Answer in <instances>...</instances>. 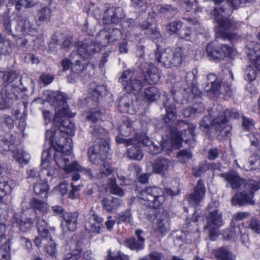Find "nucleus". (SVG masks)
<instances>
[{
  "instance_id": "f03ea898",
  "label": "nucleus",
  "mask_w": 260,
  "mask_h": 260,
  "mask_svg": "<svg viewBox=\"0 0 260 260\" xmlns=\"http://www.w3.org/2000/svg\"><path fill=\"white\" fill-rule=\"evenodd\" d=\"M52 135L51 131H47V138L50 139V142L56 149L54 159L59 168L63 169L67 172H78L83 173L89 178L101 179L106 178L113 172L112 164L105 161L100 166L99 172H94L90 169L81 166L78 161L74 160V155L72 154L73 144L72 138L63 137L62 141L66 144L63 145L59 142H54L50 137Z\"/></svg>"
},
{
  "instance_id": "393cba45",
  "label": "nucleus",
  "mask_w": 260,
  "mask_h": 260,
  "mask_svg": "<svg viewBox=\"0 0 260 260\" xmlns=\"http://www.w3.org/2000/svg\"><path fill=\"white\" fill-rule=\"evenodd\" d=\"M90 214V217L85 222L86 231L90 233L101 234L105 229L103 218L95 214L92 210Z\"/></svg>"
},
{
  "instance_id": "a211bd4d",
  "label": "nucleus",
  "mask_w": 260,
  "mask_h": 260,
  "mask_svg": "<svg viewBox=\"0 0 260 260\" xmlns=\"http://www.w3.org/2000/svg\"><path fill=\"white\" fill-rule=\"evenodd\" d=\"M21 88L13 87V85H5L1 90L2 99H0V110L10 108L14 101L22 98L24 95L17 93Z\"/></svg>"
},
{
  "instance_id": "9d476101",
  "label": "nucleus",
  "mask_w": 260,
  "mask_h": 260,
  "mask_svg": "<svg viewBox=\"0 0 260 260\" xmlns=\"http://www.w3.org/2000/svg\"><path fill=\"white\" fill-rule=\"evenodd\" d=\"M151 10V12H149L148 13L149 18L140 24V28L147 38L156 43L158 40L161 39V35L156 25L153 26L155 22L154 19L157 16L155 11L158 10L159 13L167 17H170L174 15L173 12L175 11V9L171 5H159L153 6Z\"/></svg>"
},
{
  "instance_id": "dca6fc26",
  "label": "nucleus",
  "mask_w": 260,
  "mask_h": 260,
  "mask_svg": "<svg viewBox=\"0 0 260 260\" xmlns=\"http://www.w3.org/2000/svg\"><path fill=\"white\" fill-rule=\"evenodd\" d=\"M245 190L235 194L232 199L234 205H243L245 203L254 204L253 200L255 192L260 189V179L257 181L250 180L244 184Z\"/></svg>"
},
{
  "instance_id": "864d4df0",
  "label": "nucleus",
  "mask_w": 260,
  "mask_h": 260,
  "mask_svg": "<svg viewBox=\"0 0 260 260\" xmlns=\"http://www.w3.org/2000/svg\"><path fill=\"white\" fill-rule=\"evenodd\" d=\"M107 260H129V259L127 255L121 251L112 252L109 250Z\"/></svg>"
},
{
  "instance_id": "338daca9",
  "label": "nucleus",
  "mask_w": 260,
  "mask_h": 260,
  "mask_svg": "<svg viewBox=\"0 0 260 260\" xmlns=\"http://www.w3.org/2000/svg\"><path fill=\"white\" fill-rule=\"evenodd\" d=\"M71 186L72 188L69 193V197L71 199H74L76 198L77 192L81 189L83 185H75L74 183H72Z\"/></svg>"
},
{
  "instance_id": "bb28decb",
  "label": "nucleus",
  "mask_w": 260,
  "mask_h": 260,
  "mask_svg": "<svg viewBox=\"0 0 260 260\" xmlns=\"http://www.w3.org/2000/svg\"><path fill=\"white\" fill-rule=\"evenodd\" d=\"M246 54L255 68L260 71V43L251 41L246 45Z\"/></svg>"
},
{
  "instance_id": "4c0bfd02",
  "label": "nucleus",
  "mask_w": 260,
  "mask_h": 260,
  "mask_svg": "<svg viewBox=\"0 0 260 260\" xmlns=\"http://www.w3.org/2000/svg\"><path fill=\"white\" fill-rule=\"evenodd\" d=\"M14 159L21 165H26L29 162L30 156L29 153L21 148H12L10 150Z\"/></svg>"
},
{
  "instance_id": "e433bc0d",
  "label": "nucleus",
  "mask_w": 260,
  "mask_h": 260,
  "mask_svg": "<svg viewBox=\"0 0 260 260\" xmlns=\"http://www.w3.org/2000/svg\"><path fill=\"white\" fill-rule=\"evenodd\" d=\"M121 200L111 196L104 198L102 201L103 208L109 212L117 210L121 205Z\"/></svg>"
},
{
  "instance_id": "2f4dec72",
  "label": "nucleus",
  "mask_w": 260,
  "mask_h": 260,
  "mask_svg": "<svg viewBox=\"0 0 260 260\" xmlns=\"http://www.w3.org/2000/svg\"><path fill=\"white\" fill-rule=\"evenodd\" d=\"M220 176L224 178L234 189L238 188L243 184V180L238 173L234 170H231L228 173H221Z\"/></svg>"
},
{
  "instance_id": "37998d69",
  "label": "nucleus",
  "mask_w": 260,
  "mask_h": 260,
  "mask_svg": "<svg viewBox=\"0 0 260 260\" xmlns=\"http://www.w3.org/2000/svg\"><path fill=\"white\" fill-rule=\"evenodd\" d=\"M116 220L118 224L122 223H130L133 220L131 209H127L124 211L120 212L116 215Z\"/></svg>"
},
{
  "instance_id": "ddd939ff",
  "label": "nucleus",
  "mask_w": 260,
  "mask_h": 260,
  "mask_svg": "<svg viewBox=\"0 0 260 260\" xmlns=\"http://www.w3.org/2000/svg\"><path fill=\"white\" fill-rule=\"evenodd\" d=\"M100 51L99 46L93 44V42L90 39L84 40L80 45L78 53L73 52L72 55L77 54L78 56L82 58L81 60H77L75 63L72 64L71 70L74 73L79 74L87 68V64H90V59L93 54ZM92 68H94V63H91Z\"/></svg>"
},
{
  "instance_id": "412c9836",
  "label": "nucleus",
  "mask_w": 260,
  "mask_h": 260,
  "mask_svg": "<svg viewBox=\"0 0 260 260\" xmlns=\"http://www.w3.org/2000/svg\"><path fill=\"white\" fill-rule=\"evenodd\" d=\"M31 210H22L19 214L15 215L14 221L22 232H27L33 226L35 219L30 215Z\"/></svg>"
},
{
  "instance_id": "c9c22d12",
  "label": "nucleus",
  "mask_w": 260,
  "mask_h": 260,
  "mask_svg": "<svg viewBox=\"0 0 260 260\" xmlns=\"http://www.w3.org/2000/svg\"><path fill=\"white\" fill-rule=\"evenodd\" d=\"M153 228L154 233L164 237L170 230L169 221L166 218L158 219L153 224Z\"/></svg>"
},
{
  "instance_id": "4d7b16f0",
  "label": "nucleus",
  "mask_w": 260,
  "mask_h": 260,
  "mask_svg": "<svg viewBox=\"0 0 260 260\" xmlns=\"http://www.w3.org/2000/svg\"><path fill=\"white\" fill-rule=\"evenodd\" d=\"M251 142V146L258 150L260 148V134L257 132H252L248 135Z\"/></svg>"
},
{
  "instance_id": "3c124183",
  "label": "nucleus",
  "mask_w": 260,
  "mask_h": 260,
  "mask_svg": "<svg viewBox=\"0 0 260 260\" xmlns=\"http://www.w3.org/2000/svg\"><path fill=\"white\" fill-rule=\"evenodd\" d=\"M86 118L93 123H95L102 119V113L98 108L91 109L87 112Z\"/></svg>"
},
{
  "instance_id": "ea45409f",
  "label": "nucleus",
  "mask_w": 260,
  "mask_h": 260,
  "mask_svg": "<svg viewBox=\"0 0 260 260\" xmlns=\"http://www.w3.org/2000/svg\"><path fill=\"white\" fill-rule=\"evenodd\" d=\"M138 141H134L132 146L127 150V156L132 159L140 160L143 157V153Z\"/></svg>"
},
{
  "instance_id": "69168bd1",
  "label": "nucleus",
  "mask_w": 260,
  "mask_h": 260,
  "mask_svg": "<svg viewBox=\"0 0 260 260\" xmlns=\"http://www.w3.org/2000/svg\"><path fill=\"white\" fill-rule=\"evenodd\" d=\"M201 218V216L197 213V212L195 210L193 214V216L189 221L188 228H189V226L191 223H194L197 226L194 228V229L192 230V232L191 233L197 232L198 233L199 232V229L197 225V222L200 220V219Z\"/></svg>"
},
{
  "instance_id": "f8f14e48",
  "label": "nucleus",
  "mask_w": 260,
  "mask_h": 260,
  "mask_svg": "<svg viewBox=\"0 0 260 260\" xmlns=\"http://www.w3.org/2000/svg\"><path fill=\"white\" fill-rule=\"evenodd\" d=\"M29 206L30 208L27 210H31L32 212H30L29 215L37 220V228L39 235L44 239H49L51 235L48 223L43 218L38 217L48 213L49 211L48 204L45 201L34 198L30 200Z\"/></svg>"
},
{
  "instance_id": "58836bf2",
  "label": "nucleus",
  "mask_w": 260,
  "mask_h": 260,
  "mask_svg": "<svg viewBox=\"0 0 260 260\" xmlns=\"http://www.w3.org/2000/svg\"><path fill=\"white\" fill-rule=\"evenodd\" d=\"M32 184H34V191L35 194L42 198L48 197L49 186L45 179H42V181H37Z\"/></svg>"
},
{
  "instance_id": "c756f323",
  "label": "nucleus",
  "mask_w": 260,
  "mask_h": 260,
  "mask_svg": "<svg viewBox=\"0 0 260 260\" xmlns=\"http://www.w3.org/2000/svg\"><path fill=\"white\" fill-rule=\"evenodd\" d=\"M78 217L79 213L77 212H66L60 225L62 230L64 232L75 231L77 228Z\"/></svg>"
},
{
  "instance_id": "774afa93",
  "label": "nucleus",
  "mask_w": 260,
  "mask_h": 260,
  "mask_svg": "<svg viewBox=\"0 0 260 260\" xmlns=\"http://www.w3.org/2000/svg\"><path fill=\"white\" fill-rule=\"evenodd\" d=\"M21 244L23 246L28 252H30L32 250V243L31 241L23 236L20 237Z\"/></svg>"
},
{
  "instance_id": "09e8293b",
  "label": "nucleus",
  "mask_w": 260,
  "mask_h": 260,
  "mask_svg": "<svg viewBox=\"0 0 260 260\" xmlns=\"http://www.w3.org/2000/svg\"><path fill=\"white\" fill-rule=\"evenodd\" d=\"M183 23L180 21H174L167 24L166 28L171 34H175L178 36L183 27Z\"/></svg>"
},
{
  "instance_id": "c03bdc74",
  "label": "nucleus",
  "mask_w": 260,
  "mask_h": 260,
  "mask_svg": "<svg viewBox=\"0 0 260 260\" xmlns=\"http://www.w3.org/2000/svg\"><path fill=\"white\" fill-rule=\"evenodd\" d=\"M107 187L109 188L110 192L112 194L120 197L124 196V192L123 189L117 185L116 179L114 177L110 179L109 182L107 183Z\"/></svg>"
},
{
  "instance_id": "473e14b6",
  "label": "nucleus",
  "mask_w": 260,
  "mask_h": 260,
  "mask_svg": "<svg viewBox=\"0 0 260 260\" xmlns=\"http://www.w3.org/2000/svg\"><path fill=\"white\" fill-rule=\"evenodd\" d=\"M16 186V183L13 179L7 177H0V200L3 197L10 194Z\"/></svg>"
},
{
  "instance_id": "f257e3e1",
  "label": "nucleus",
  "mask_w": 260,
  "mask_h": 260,
  "mask_svg": "<svg viewBox=\"0 0 260 260\" xmlns=\"http://www.w3.org/2000/svg\"><path fill=\"white\" fill-rule=\"evenodd\" d=\"M68 99V95L66 93L59 91H51L48 94L49 102H51L57 109L52 122L58 128L48 129L46 132L45 140L48 142L51 148L45 150L42 152L40 170H41L43 177L45 175L49 177H55L57 172L56 169L50 166L51 151L54 150V155L56 149L50 142V139L47 138V131H51L52 133L50 138L53 141L59 142L63 145L66 144V142L63 143L62 141L63 137L71 138V137L75 134V125L71 121L70 118L74 117L76 113L70 111L67 104ZM53 158L55 160L54 157ZM56 164L57 165V164Z\"/></svg>"
},
{
  "instance_id": "0eeeda50",
  "label": "nucleus",
  "mask_w": 260,
  "mask_h": 260,
  "mask_svg": "<svg viewBox=\"0 0 260 260\" xmlns=\"http://www.w3.org/2000/svg\"><path fill=\"white\" fill-rule=\"evenodd\" d=\"M90 133L94 137H98L92 146L88 150V156L91 162L98 164L108 157L110 146L105 138L108 136V131L99 125L93 124L91 126Z\"/></svg>"
},
{
  "instance_id": "5fc2aeb1",
  "label": "nucleus",
  "mask_w": 260,
  "mask_h": 260,
  "mask_svg": "<svg viewBox=\"0 0 260 260\" xmlns=\"http://www.w3.org/2000/svg\"><path fill=\"white\" fill-rule=\"evenodd\" d=\"M106 92V87L104 85H99L96 86L93 90L92 96L93 101H98L103 96Z\"/></svg>"
},
{
  "instance_id": "a878e982",
  "label": "nucleus",
  "mask_w": 260,
  "mask_h": 260,
  "mask_svg": "<svg viewBox=\"0 0 260 260\" xmlns=\"http://www.w3.org/2000/svg\"><path fill=\"white\" fill-rule=\"evenodd\" d=\"M0 83L6 81L7 84L6 85H13V87H19L21 88L18 94L24 95L25 92L27 90L25 87H22L21 83V79H19V74L17 71H11L6 74L3 72H0Z\"/></svg>"
},
{
  "instance_id": "1a4fd4ad",
  "label": "nucleus",
  "mask_w": 260,
  "mask_h": 260,
  "mask_svg": "<svg viewBox=\"0 0 260 260\" xmlns=\"http://www.w3.org/2000/svg\"><path fill=\"white\" fill-rule=\"evenodd\" d=\"M240 114L235 110L226 109L218 113L216 117L212 118L211 116H204L200 123L201 129L209 135L211 127H213L216 131L222 132L226 129L225 134L228 136L231 129V126L228 123L229 119H238Z\"/></svg>"
},
{
  "instance_id": "de8ad7c7",
  "label": "nucleus",
  "mask_w": 260,
  "mask_h": 260,
  "mask_svg": "<svg viewBox=\"0 0 260 260\" xmlns=\"http://www.w3.org/2000/svg\"><path fill=\"white\" fill-rule=\"evenodd\" d=\"M11 241L7 240L0 247V260H10Z\"/></svg>"
},
{
  "instance_id": "680f3d73",
  "label": "nucleus",
  "mask_w": 260,
  "mask_h": 260,
  "mask_svg": "<svg viewBox=\"0 0 260 260\" xmlns=\"http://www.w3.org/2000/svg\"><path fill=\"white\" fill-rule=\"evenodd\" d=\"M242 126L245 130L249 131L254 128V121L252 118L242 117Z\"/></svg>"
},
{
  "instance_id": "b1692460",
  "label": "nucleus",
  "mask_w": 260,
  "mask_h": 260,
  "mask_svg": "<svg viewBox=\"0 0 260 260\" xmlns=\"http://www.w3.org/2000/svg\"><path fill=\"white\" fill-rule=\"evenodd\" d=\"M163 105L166 110V114L161 119L162 125H159L158 124L156 127L158 128L165 129L166 127H170L176 119L177 114L175 106L174 104H171L168 99L164 102Z\"/></svg>"
},
{
  "instance_id": "e2e57ef3",
  "label": "nucleus",
  "mask_w": 260,
  "mask_h": 260,
  "mask_svg": "<svg viewBox=\"0 0 260 260\" xmlns=\"http://www.w3.org/2000/svg\"><path fill=\"white\" fill-rule=\"evenodd\" d=\"M32 41L34 42V46L36 49L44 50L45 48L44 41L41 38L38 37L37 35L31 38Z\"/></svg>"
},
{
  "instance_id": "c85d7f7f",
  "label": "nucleus",
  "mask_w": 260,
  "mask_h": 260,
  "mask_svg": "<svg viewBox=\"0 0 260 260\" xmlns=\"http://www.w3.org/2000/svg\"><path fill=\"white\" fill-rule=\"evenodd\" d=\"M173 162L165 157H158L152 164V171L156 174L164 176L170 167H172Z\"/></svg>"
},
{
  "instance_id": "a19ab883",
  "label": "nucleus",
  "mask_w": 260,
  "mask_h": 260,
  "mask_svg": "<svg viewBox=\"0 0 260 260\" xmlns=\"http://www.w3.org/2000/svg\"><path fill=\"white\" fill-rule=\"evenodd\" d=\"M240 234L243 237L248 236L247 235L242 234V232L240 230L239 226H231V228L223 231L222 237L224 240L235 241Z\"/></svg>"
},
{
  "instance_id": "f3484780",
  "label": "nucleus",
  "mask_w": 260,
  "mask_h": 260,
  "mask_svg": "<svg viewBox=\"0 0 260 260\" xmlns=\"http://www.w3.org/2000/svg\"><path fill=\"white\" fill-rule=\"evenodd\" d=\"M206 50L209 59L216 62L226 57H232L235 55L234 49L232 46L218 44L217 40L209 43Z\"/></svg>"
},
{
  "instance_id": "39448f33",
  "label": "nucleus",
  "mask_w": 260,
  "mask_h": 260,
  "mask_svg": "<svg viewBox=\"0 0 260 260\" xmlns=\"http://www.w3.org/2000/svg\"><path fill=\"white\" fill-rule=\"evenodd\" d=\"M197 74L198 70L194 69L186 75L185 80L188 86L184 89L183 94L187 102L193 104V106L183 109V115L185 118L189 117L196 113H202L205 109L202 102L203 92L200 91L197 86Z\"/></svg>"
},
{
  "instance_id": "4468645a",
  "label": "nucleus",
  "mask_w": 260,
  "mask_h": 260,
  "mask_svg": "<svg viewBox=\"0 0 260 260\" xmlns=\"http://www.w3.org/2000/svg\"><path fill=\"white\" fill-rule=\"evenodd\" d=\"M184 58L182 47H176L173 49L168 47L160 51L159 46L157 45L155 60L165 68L178 67L182 63Z\"/></svg>"
},
{
  "instance_id": "7ed1b4c3",
  "label": "nucleus",
  "mask_w": 260,
  "mask_h": 260,
  "mask_svg": "<svg viewBox=\"0 0 260 260\" xmlns=\"http://www.w3.org/2000/svg\"><path fill=\"white\" fill-rule=\"evenodd\" d=\"M184 129L180 132L177 128H170V138L165 142H161L160 145H156L152 143V141L146 136L145 134H136L135 140L132 138L124 139L120 136H117L116 141L117 143L125 144L128 146L133 144L134 141L141 143L144 146H148V152L152 155H157L164 150L166 145H170L173 148L179 149L182 146V142L188 144L191 148H193L196 144L194 130L197 125L192 123H185L182 121Z\"/></svg>"
},
{
  "instance_id": "72a5a7b5",
  "label": "nucleus",
  "mask_w": 260,
  "mask_h": 260,
  "mask_svg": "<svg viewBox=\"0 0 260 260\" xmlns=\"http://www.w3.org/2000/svg\"><path fill=\"white\" fill-rule=\"evenodd\" d=\"M141 94L146 102L150 104L158 100L161 93L157 87L149 86L145 87Z\"/></svg>"
},
{
  "instance_id": "79ce46f5",
  "label": "nucleus",
  "mask_w": 260,
  "mask_h": 260,
  "mask_svg": "<svg viewBox=\"0 0 260 260\" xmlns=\"http://www.w3.org/2000/svg\"><path fill=\"white\" fill-rule=\"evenodd\" d=\"M217 260H234V255L227 247H221L213 250Z\"/></svg>"
},
{
  "instance_id": "aec40b11",
  "label": "nucleus",
  "mask_w": 260,
  "mask_h": 260,
  "mask_svg": "<svg viewBox=\"0 0 260 260\" xmlns=\"http://www.w3.org/2000/svg\"><path fill=\"white\" fill-rule=\"evenodd\" d=\"M207 211L206 224L204 226L205 229L212 226L219 228L223 224L222 213L217 207H214L212 204H210L207 207Z\"/></svg>"
},
{
  "instance_id": "4be33fe9",
  "label": "nucleus",
  "mask_w": 260,
  "mask_h": 260,
  "mask_svg": "<svg viewBox=\"0 0 260 260\" xmlns=\"http://www.w3.org/2000/svg\"><path fill=\"white\" fill-rule=\"evenodd\" d=\"M140 69L145 82L149 84H154L160 79L158 69L152 63H142Z\"/></svg>"
},
{
  "instance_id": "7c9ffc66",
  "label": "nucleus",
  "mask_w": 260,
  "mask_h": 260,
  "mask_svg": "<svg viewBox=\"0 0 260 260\" xmlns=\"http://www.w3.org/2000/svg\"><path fill=\"white\" fill-rule=\"evenodd\" d=\"M143 233V230H137L135 232V234L138 238V240L134 238L127 239L124 242L125 246L131 250L137 251L143 249L145 246V239L141 236Z\"/></svg>"
},
{
  "instance_id": "5701e85b",
  "label": "nucleus",
  "mask_w": 260,
  "mask_h": 260,
  "mask_svg": "<svg viewBox=\"0 0 260 260\" xmlns=\"http://www.w3.org/2000/svg\"><path fill=\"white\" fill-rule=\"evenodd\" d=\"M206 187L203 180L200 179L194 188L193 192L186 196V198L191 206L197 208L205 198Z\"/></svg>"
},
{
  "instance_id": "8fccbe9b",
  "label": "nucleus",
  "mask_w": 260,
  "mask_h": 260,
  "mask_svg": "<svg viewBox=\"0 0 260 260\" xmlns=\"http://www.w3.org/2000/svg\"><path fill=\"white\" fill-rule=\"evenodd\" d=\"M177 157L180 162L186 163L192 157V153L189 149H184L178 151Z\"/></svg>"
},
{
  "instance_id": "13d9d810",
  "label": "nucleus",
  "mask_w": 260,
  "mask_h": 260,
  "mask_svg": "<svg viewBox=\"0 0 260 260\" xmlns=\"http://www.w3.org/2000/svg\"><path fill=\"white\" fill-rule=\"evenodd\" d=\"M82 250L80 247H77L71 252L67 253L63 260H80L81 257Z\"/></svg>"
},
{
  "instance_id": "49530a36",
  "label": "nucleus",
  "mask_w": 260,
  "mask_h": 260,
  "mask_svg": "<svg viewBox=\"0 0 260 260\" xmlns=\"http://www.w3.org/2000/svg\"><path fill=\"white\" fill-rule=\"evenodd\" d=\"M194 28L183 24L178 37L186 41H191L192 37L195 35V32L193 30Z\"/></svg>"
},
{
  "instance_id": "20e7f679",
  "label": "nucleus",
  "mask_w": 260,
  "mask_h": 260,
  "mask_svg": "<svg viewBox=\"0 0 260 260\" xmlns=\"http://www.w3.org/2000/svg\"><path fill=\"white\" fill-rule=\"evenodd\" d=\"M119 81L123 88L128 93L124 94L118 100V107L121 113H126L131 115L139 112L143 113V107L139 106L136 93L139 92L144 86V83L136 78L134 70L128 69L124 71Z\"/></svg>"
},
{
  "instance_id": "bf43d9fd",
  "label": "nucleus",
  "mask_w": 260,
  "mask_h": 260,
  "mask_svg": "<svg viewBox=\"0 0 260 260\" xmlns=\"http://www.w3.org/2000/svg\"><path fill=\"white\" fill-rule=\"evenodd\" d=\"M257 77V72L254 67L249 65L247 66L245 71V80L251 82L255 80Z\"/></svg>"
},
{
  "instance_id": "6e6552de",
  "label": "nucleus",
  "mask_w": 260,
  "mask_h": 260,
  "mask_svg": "<svg viewBox=\"0 0 260 260\" xmlns=\"http://www.w3.org/2000/svg\"><path fill=\"white\" fill-rule=\"evenodd\" d=\"M18 24L16 27L17 34H12L11 29L10 12H5L0 16V24L2 25L3 31L7 35H12L14 38H18L19 41L22 36L34 38L37 34V29L35 25L30 22L28 18H22L21 12L16 13Z\"/></svg>"
},
{
  "instance_id": "9b49d317",
  "label": "nucleus",
  "mask_w": 260,
  "mask_h": 260,
  "mask_svg": "<svg viewBox=\"0 0 260 260\" xmlns=\"http://www.w3.org/2000/svg\"><path fill=\"white\" fill-rule=\"evenodd\" d=\"M180 193V190H173L171 188L165 190L156 186H149L141 191L140 199L143 201V204L149 207L154 209L160 208L164 204L165 196H174Z\"/></svg>"
},
{
  "instance_id": "2eb2a0df",
  "label": "nucleus",
  "mask_w": 260,
  "mask_h": 260,
  "mask_svg": "<svg viewBox=\"0 0 260 260\" xmlns=\"http://www.w3.org/2000/svg\"><path fill=\"white\" fill-rule=\"evenodd\" d=\"M207 83L204 87V95H206L209 98L218 96L220 94L230 96L232 94L231 85L223 83L221 85V79L214 74H209L207 77Z\"/></svg>"
},
{
  "instance_id": "f704fd0d",
  "label": "nucleus",
  "mask_w": 260,
  "mask_h": 260,
  "mask_svg": "<svg viewBox=\"0 0 260 260\" xmlns=\"http://www.w3.org/2000/svg\"><path fill=\"white\" fill-rule=\"evenodd\" d=\"M51 17L52 10L50 8L47 6L42 7L38 9L35 15V18L38 25L50 21Z\"/></svg>"
},
{
  "instance_id": "6ab92c4d",
  "label": "nucleus",
  "mask_w": 260,
  "mask_h": 260,
  "mask_svg": "<svg viewBox=\"0 0 260 260\" xmlns=\"http://www.w3.org/2000/svg\"><path fill=\"white\" fill-rule=\"evenodd\" d=\"M122 37L121 31L116 28H109L101 30L96 37V42H93L101 50L108 45L110 42L116 41Z\"/></svg>"
},
{
  "instance_id": "423d86ee",
  "label": "nucleus",
  "mask_w": 260,
  "mask_h": 260,
  "mask_svg": "<svg viewBox=\"0 0 260 260\" xmlns=\"http://www.w3.org/2000/svg\"><path fill=\"white\" fill-rule=\"evenodd\" d=\"M233 10L231 9L225 10L222 8H214L211 11V17L214 18L217 23L215 27L216 38L232 41L236 37V35L232 31L239 28L242 23L223 16V14L230 16Z\"/></svg>"
},
{
  "instance_id": "cd10ccee",
  "label": "nucleus",
  "mask_w": 260,
  "mask_h": 260,
  "mask_svg": "<svg viewBox=\"0 0 260 260\" xmlns=\"http://www.w3.org/2000/svg\"><path fill=\"white\" fill-rule=\"evenodd\" d=\"M124 14L120 7L109 8L105 12L103 16V23L106 24H117L123 18Z\"/></svg>"
},
{
  "instance_id": "052dcab7",
  "label": "nucleus",
  "mask_w": 260,
  "mask_h": 260,
  "mask_svg": "<svg viewBox=\"0 0 260 260\" xmlns=\"http://www.w3.org/2000/svg\"><path fill=\"white\" fill-rule=\"evenodd\" d=\"M251 170H255L260 167V157L257 153H254L248 159Z\"/></svg>"
},
{
  "instance_id": "603ef678",
  "label": "nucleus",
  "mask_w": 260,
  "mask_h": 260,
  "mask_svg": "<svg viewBox=\"0 0 260 260\" xmlns=\"http://www.w3.org/2000/svg\"><path fill=\"white\" fill-rule=\"evenodd\" d=\"M9 2L15 6V9L18 12L30 6V2L27 0H9Z\"/></svg>"
},
{
  "instance_id": "a18cd8bd",
  "label": "nucleus",
  "mask_w": 260,
  "mask_h": 260,
  "mask_svg": "<svg viewBox=\"0 0 260 260\" xmlns=\"http://www.w3.org/2000/svg\"><path fill=\"white\" fill-rule=\"evenodd\" d=\"M27 182L30 184L37 181H42V179H43V175L41 171L39 172L36 168L30 169L27 171Z\"/></svg>"
},
{
  "instance_id": "6e6d98bb",
  "label": "nucleus",
  "mask_w": 260,
  "mask_h": 260,
  "mask_svg": "<svg viewBox=\"0 0 260 260\" xmlns=\"http://www.w3.org/2000/svg\"><path fill=\"white\" fill-rule=\"evenodd\" d=\"M45 250L49 255L55 256L57 253L56 244L50 239L45 246Z\"/></svg>"
},
{
  "instance_id": "0e129e2a",
  "label": "nucleus",
  "mask_w": 260,
  "mask_h": 260,
  "mask_svg": "<svg viewBox=\"0 0 260 260\" xmlns=\"http://www.w3.org/2000/svg\"><path fill=\"white\" fill-rule=\"evenodd\" d=\"M54 78L53 75L43 73L40 76V81L45 85H48L52 82Z\"/></svg>"
}]
</instances>
